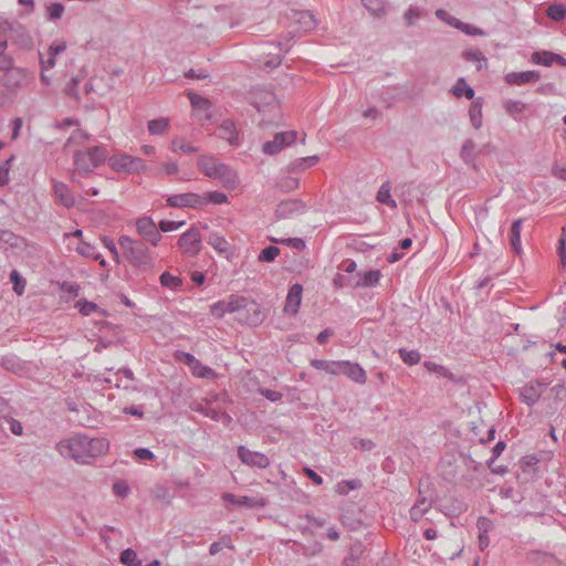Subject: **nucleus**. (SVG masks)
<instances>
[{
  "label": "nucleus",
  "instance_id": "28",
  "mask_svg": "<svg viewBox=\"0 0 566 566\" xmlns=\"http://www.w3.org/2000/svg\"><path fill=\"white\" fill-rule=\"evenodd\" d=\"M363 6L376 18L385 17L388 11V3L386 0H363Z\"/></svg>",
  "mask_w": 566,
  "mask_h": 566
},
{
  "label": "nucleus",
  "instance_id": "15",
  "mask_svg": "<svg viewBox=\"0 0 566 566\" xmlns=\"http://www.w3.org/2000/svg\"><path fill=\"white\" fill-rule=\"evenodd\" d=\"M178 244L184 253L190 256L197 255L201 250V235L199 231L192 227L180 235Z\"/></svg>",
  "mask_w": 566,
  "mask_h": 566
},
{
  "label": "nucleus",
  "instance_id": "2",
  "mask_svg": "<svg viewBox=\"0 0 566 566\" xmlns=\"http://www.w3.org/2000/svg\"><path fill=\"white\" fill-rule=\"evenodd\" d=\"M118 243L124 256L134 268L140 271H148L155 266L154 255L142 241L132 239L128 235H120Z\"/></svg>",
  "mask_w": 566,
  "mask_h": 566
},
{
  "label": "nucleus",
  "instance_id": "5",
  "mask_svg": "<svg viewBox=\"0 0 566 566\" xmlns=\"http://www.w3.org/2000/svg\"><path fill=\"white\" fill-rule=\"evenodd\" d=\"M32 78L28 69L12 64L10 69L0 74V85L9 92L15 93L25 88L32 82Z\"/></svg>",
  "mask_w": 566,
  "mask_h": 566
},
{
  "label": "nucleus",
  "instance_id": "51",
  "mask_svg": "<svg viewBox=\"0 0 566 566\" xmlns=\"http://www.w3.org/2000/svg\"><path fill=\"white\" fill-rule=\"evenodd\" d=\"M277 186L283 190V191H293L295 190L297 187H298V179L297 178H294V177H291V176H286V177H283Z\"/></svg>",
  "mask_w": 566,
  "mask_h": 566
},
{
  "label": "nucleus",
  "instance_id": "14",
  "mask_svg": "<svg viewBox=\"0 0 566 566\" xmlns=\"http://www.w3.org/2000/svg\"><path fill=\"white\" fill-rule=\"evenodd\" d=\"M238 458L242 463L251 468L266 469L271 463L266 454L252 451L244 446L238 447Z\"/></svg>",
  "mask_w": 566,
  "mask_h": 566
},
{
  "label": "nucleus",
  "instance_id": "55",
  "mask_svg": "<svg viewBox=\"0 0 566 566\" xmlns=\"http://www.w3.org/2000/svg\"><path fill=\"white\" fill-rule=\"evenodd\" d=\"M78 82H80V80L77 77H73L67 83V85L64 87V93L67 96L73 97L75 101L80 99V94H78V91H77Z\"/></svg>",
  "mask_w": 566,
  "mask_h": 566
},
{
  "label": "nucleus",
  "instance_id": "9",
  "mask_svg": "<svg viewBox=\"0 0 566 566\" xmlns=\"http://www.w3.org/2000/svg\"><path fill=\"white\" fill-rule=\"evenodd\" d=\"M252 104L260 113H276L279 112V103L275 94L268 88H255L251 93Z\"/></svg>",
  "mask_w": 566,
  "mask_h": 566
},
{
  "label": "nucleus",
  "instance_id": "21",
  "mask_svg": "<svg viewBox=\"0 0 566 566\" xmlns=\"http://www.w3.org/2000/svg\"><path fill=\"white\" fill-rule=\"evenodd\" d=\"M203 199L196 193H180L170 196L167 199V203L170 207L181 208V207H197L202 205Z\"/></svg>",
  "mask_w": 566,
  "mask_h": 566
},
{
  "label": "nucleus",
  "instance_id": "50",
  "mask_svg": "<svg viewBox=\"0 0 566 566\" xmlns=\"http://www.w3.org/2000/svg\"><path fill=\"white\" fill-rule=\"evenodd\" d=\"M190 369L192 374L199 378H209L214 375V371L210 367L202 365L199 359L198 365H193Z\"/></svg>",
  "mask_w": 566,
  "mask_h": 566
},
{
  "label": "nucleus",
  "instance_id": "53",
  "mask_svg": "<svg viewBox=\"0 0 566 566\" xmlns=\"http://www.w3.org/2000/svg\"><path fill=\"white\" fill-rule=\"evenodd\" d=\"M13 157L7 159L1 166H0V186H6L9 184V171L13 161Z\"/></svg>",
  "mask_w": 566,
  "mask_h": 566
},
{
  "label": "nucleus",
  "instance_id": "23",
  "mask_svg": "<svg viewBox=\"0 0 566 566\" xmlns=\"http://www.w3.org/2000/svg\"><path fill=\"white\" fill-rule=\"evenodd\" d=\"M343 365V375H346L350 380H353L356 384L363 385L366 382V371L359 364L352 363L349 360H344Z\"/></svg>",
  "mask_w": 566,
  "mask_h": 566
},
{
  "label": "nucleus",
  "instance_id": "58",
  "mask_svg": "<svg viewBox=\"0 0 566 566\" xmlns=\"http://www.w3.org/2000/svg\"><path fill=\"white\" fill-rule=\"evenodd\" d=\"M102 242H103V245L111 252L114 260L116 262H119V253H118V250H117L116 244L113 241V239H111L108 237H103Z\"/></svg>",
  "mask_w": 566,
  "mask_h": 566
},
{
  "label": "nucleus",
  "instance_id": "10",
  "mask_svg": "<svg viewBox=\"0 0 566 566\" xmlns=\"http://www.w3.org/2000/svg\"><path fill=\"white\" fill-rule=\"evenodd\" d=\"M137 233L151 245L157 247L161 240L158 226L150 217H142L136 220Z\"/></svg>",
  "mask_w": 566,
  "mask_h": 566
},
{
  "label": "nucleus",
  "instance_id": "6",
  "mask_svg": "<svg viewBox=\"0 0 566 566\" xmlns=\"http://www.w3.org/2000/svg\"><path fill=\"white\" fill-rule=\"evenodd\" d=\"M108 166L118 172L138 174L146 170L144 159L128 154H118L109 157Z\"/></svg>",
  "mask_w": 566,
  "mask_h": 566
},
{
  "label": "nucleus",
  "instance_id": "7",
  "mask_svg": "<svg viewBox=\"0 0 566 566\" xmlns=\"http://www.w3.org/2000/svg\"><path fill=\"white\" fill-rule=\"evenodd\" d=\"M0 28L7 30L8 39L19 48L29 50L33 46L32 36L21 23L0 18Z\"/></svg>",
  "mask_w": 566,
  "mask_h": 566
},
{
  "label": "nucleus",
  "instance_id": "47",
  "mask_svg": "<svg viewBox=\"0 0 566 566\" xmlns=\"http://www.w3.org/2000/svg\"><path fill=\"white\" fill-rule=\"evenodd\" d=\"M279 254L280 249L277 247L269 245L259 253L258 260L260 262H273Z\"/></svg>",
  "mask_w": 566,
  "mask_h": 566
},
{
  "label": "nucleus",
  "instance_id": "17",
  "mask_svg": "<svg viewBox=\"0 0 566 566\" xmlns=\"http://www.w3.org/2000/svg\"><path fill=\"white\" fill-rule=\"evenodd\" d=\"M305 210H306V205L302 200L289 199V200L282 201L277 206V208L275 210V214L280 219H285V218H291L294 214L303 213V212H305Z\"/></svg>",
  "mask_w": 566,
  "mask_h": 566
},
{
  "label": "nucleus",
  "instance_id": "29",
  "mask_svg": "<svg viewBox=\"0 0 566 566\" xmlns=\"http://www.w3.org/2000/svg\"><path fill=\"white\" fill-rule=\"evenodd\" d=\"M376 199L379 203L386 205L387 207L395 209L397 208V202L391 197V187L388 181L384 182L378 189Z\"/></svg>",
  "mask_w": 566,
  "mask_h": 566
},
{
  "label": "nucleus",
  "instance_id": "61",
  "mask_svg": "<svg viewBox=\"0 0 566 566\" xmlns=\"http://www.w3.org/2000/svg\"><path fill=\"white\" fill-rule=\"evenodd\" d=\"M77 307L83 315H90L97 310V305L88 301H80Z\"/></svg>",
  "mask_w": 566,
  "mask_h": 566
},
{
  "label": "nucleus",
  "instance_id": "25",
  "mask_svg": "<svg viewBox=\"0 0 566 566\" xmlns=\"http://www.w3.org/2000/svg\"><path fill=\"white\" fill-rule=\"evenodd\" d=\"M432 506V501L427 499V497H423V496H420L416 503L412 505V507L410 509V518L413 521V522H418L420 521L423 515L429 512V510L431 509Z\"/></svg>",
  "mask_w": 566,
  "mask_h": 566
},
{
  "label": "nucleus",
  "instance_id": "35",
  "mask_svg": "<svg viewBox=\"0 0 566 566\" xmlns=\"http://www.w3.org/2000/svg\"><path fill=\"white\" fill-rule=\"evenodd\" d=\"M469 116L472 126L475 129H479L482 126V103L480 99H476L471 104Z\"/></svg>",
  "mask_w": 566,
  "mask_h": 566
},
{
  "label": "nucleus",
  "instance_id": "16",
  "mask_svg": "<svg viewBox=\"0 0 566 566\" xmlns=\"http://www.w3.org/2000/svg\"><path fill=\"white\" fill-rule=\"evenodd\" d=\"M291 19L297 25L293 32L306 33L316 28V20L310 11L292 10ZM292 33V31L290 32Z\"/></svg>",
  "mask_w": 566,
  "mask_h": 566
},
{
  "label": "nucleus",
  "instance_id": "43",
  "mask_svg": "<svg viewBox=\"0 0 566 566\" xmlns=\"http://www.w3.org/2000/svg\"><path fill=\"white\" fill-rule=\"evenodd\" d=\"M398 353L401 360L409 366L417 365L421 359V355L418 350H407L405 348H400Z\"/></svg>",
  "mask_w": 566,
  "mask_h": 566
},
{
  "label": "nucleus",
  "instance_id": "42",
  "mask_svg": "<svg viewBox=\"0 0 566 566\" xmlns=\"http://www.w3.org/2000/svg\"><path fill=\"white\" fill-rule=\"evenodd\" d=\"M546 14L553 21H557L558 22V21H562V20L565 19V17H566V8L562 3H554V4H551L547 8Z\"/></svg>",
  "mask_w": 566,
  "mask_h": 566
},
{
  "label": "nucleus",
  "instance_id": "12",
  "mask_svg": "<svg viewBox=\"0 0 566 566\" xmlns=\"http://www.w3.org/2000/svg\"><path fill=\"white\" fill-rule=\"evenodd\" d=\"M297 133L295 130H289L277 133L272 140L265 142L262 146V150L268 155H275L280 153L284 147L295 143Z\"/></svg>",
  "mask_w": 566,
  "mask_h": 566
},
{
  "label": "nucleus",
  "instance_id": "30",
  "mask_svg": "<svg viewBox=\"0 0 566 566\" xmlns=\"http://www.w3.org/2000/svg\"><path fill=\"white\" fill-rule=\"evenodd\" d=\"M170 122L166 117L151 119L147 124V129L150 135H165L169 128Z\"/></svg>",
  "mask_w": 566,
  "mask_h": 566
},
{
  "label": "nucleus",
  "instance_id": "54",
  "mask_svg": "<svg viewBox=\"0 0 566 566\" xmlns=\"http://www.w3.org/2000/svg\"><path fill=\"white\" fill-rule=\"evenodd\" d=\"M185 224V221H170V220H161L158 224L159 232H170L178 230Z\"/></svg>",
  "mask_w": 566,
  "mask_h": 566
},
{
  "label": "nucleus",
  "instance_id": "37",
  "mask_svg": "<svg viewBox=\"0 0 566 566\" xmlns=\"http://www.w3.org/2000/svg\"><path fill=\"white\" fill-rule=\"evenodd\" d=\"M187 95L193 108L203 112H208L210 109L211 103L208 98L193 92H189Z\"/></svg>",
  "mask_w": 566,
  "mask_h": 566
},
{
  "label": "nucleus",
  "instance_id": "49",
  "mask_svg": "<svg viewBox=\"0 0 566 566\" xmlns=\"http://www.w3.org/2000/svg\"><path fill=\"white\" fill-rule=\"evenodd\" d=\"M171 149L172 151H182L185 154H192L197 153L198 148L190 145L189 143L185 142L184 139L176 138L171 142Z\"/></svg>",
  "mask_w": 566,
  "mask_h": 566
},
{
  "label": "nucleus",
  "instance_id": "39",
  "mask_svg": "<svg viewBox=\"0 0 566 566\" xmlns=\"http://www.w3.org/2000/svg\"><path fill=\"white\" fill-rule=\"evenodd\" d=\"M463 57L468 62H476V70L481 71L486 65V57L480 50H469L463 52Z\"/></svg>",
  "mask_w": 566,
  "mask_h": 566
},
{
  "label": "nucleus",
  "instance_id": "33",
  "mask_svg": "<svg viewBox=\"0 0 566 566\" xmlns=\"http://www.w3.org/2000/svg\"><path fill=\"white\" fill-rule=\"evenodd\" d=\"M207 242L219 253H224L229 250V242L218 232L209 233Z\"/></svg>",
  "mask_w": 566,
  "mask_h": 566
},
{
  "label": "nucleus",
  "instance_id": "34",
  "mask_svg": "<svg viewBox=\"0 0 566 566\" xmlns=\"http://www.w3.org/2000/svg\"><path fill=\"white\" fill-rule=\"evenodd\" d=\"M364 552V546L356 543L350 546L349 554L345 557L343 566H359V558Z\"/></svg>",
  "mask_w": 566,
  "mask_h": 566
},
{
  "label": "nucleus",
  "instance_id": "22",
  "mask_svg": "<svg viewBox=\"0 0 566 566\" xmlns=\"http://www.w3.org/2000/svg\"><path fill=\"white\" fill-rule=\"evenodd\" d=\"M303 287L301 284H293L287 293L284 312L296 314L302 301Z\"/></svg>",
  "mask_w": 566,
  "mask_h": 566
},
{
  "label": "nucleus",
  "instance_id": "8",
  "mask_svg": "<svg viewBox=\"0 0 566 566\" xmlns=\"http://www.w3.org/2000/svg\"><path fill=\"white\" fill-rule=\"evenodd\" d=\"M66 50V42L63 40L54 41L50 44L46 51V57H44L40 53V66H41V74L40 78L41 82L45 85H50L51 78L46 75V72L51 69H53L56 64V56L61 53H63Z\"/></svg>",
  "mask_w": 566,
  "mask_h": 566
},
{
  "label": "nucleus",
  "instance_id": "24",
  "mask_svg": "<svg viewBox=\"0 0 566 566\" xmlns=\"http://www.w3.org/2000/svg\"><path fill=\"white\" fill-rule=\"evenodd\" d=\"M218 134L220 138L226 139L230 145H239V134L232 120H223L218 128Z\"/></svg>",
  "mask_w": 566,
  "mask_h": 566
},
{
  "label": "nucleus",
  "instance_id": "41",
  "mask_svg": "<svg viewBox=\"0 0 566 566\" xmlns=\"http://www.w3.org/2000/svg\"><path fill=\"white\" fill-rule=\"evenodd\" d=\"M361 486L359 480L340 481L335 486V492L340 495H347L352 490H357Z\"/></svg>",
  "mask_w": 566,
  "mask_h": 566
},
{
  "label": "nucleus",
  "instance_id": "44",
  "mask_svg": "<svg viewBox=\"0 0 566 566\" xmlns=\"http://www.w3.org/2000/svg\"><path fill=\"white\" fill-rule=\"evenodd\" d=\"M380 276H381V273L379 270L368 271L363 275L361 282L357 283V285H361L365 287L376 286L379 283Z\"/></svg>",
  "mask_w": 566,
  "mask_h": 566
},
{
  "label": "nucleus",
  "instance_id": "36",
  "mask_svg": "<svg viewBox=\"0 0 566 566\" xmlns=\"http://www.w3.org/2000/svg\"><path fill=\"white\" fill-rule=\"evenodd\" d=\"M95 248L87 243V242H81L77 247V252L86 258H93L94 260L98 261V263L102 266L106 265L105 259L99 254L95 253Z\"/></svg>",
  "mask_w": 566,
  "mask_h": 566
},
{
  "label": "nucleus",
  "instance_id": "60",
  "mask_svg": "<svg viewBox=\"0 0 566 566\" xmlns=\"http://www.w3.org/2000/svg\"><path fill=\"white\" fill-rule=\"evenodd\" d=\"M421 12L416 7H409V9L405 12V20L407 25H412L415 21L420 18Z\"/></svg>",
  "mask_w": 566,
  "mask_h": 566
},
{
  "label": "nucleus",
  "instance_id": "63",
  "mask_svg": "<svg viewBox=\"0 0 566 566\" xmlns=\"http://www.w3.org/2000/svg\"><path fill=\"white\" fill-rule=\"evenodd\" d=\"M331 363H332V360L312 359L311 366L317 370H322V371L328 374L329 367H332Z\"/></svg>",
  "mask_w": 566,
  "mask_h": 566
},
{
  "label": "nucleus",
  "instance_id": "48",
  "mask_svg": "<svg viewBox=\"0 0 566 566\" xmlns=\"http://www.w3.org/2000/svg\"><path fill=\"white\" fill-rule=\"evenodd\" d=\"M521 397L525 403L533 406L538 400L539 394L534 387L527 386L522 389Z\"/></svg>",
  "mask_w": 566,
  "mask_h": 566
},
{
  "label": "nucleus",
  "instance_id": "26",
  "mask_svg": "<svg viewBox=\"0 0 566 566\" xmlns=\"http://www.w3.org/2000/svg\"><path fill=\"white\" fill-rule=\"evenodd\" d=\"M521 231H522V219H516L513 221L510 230V244L512 250L516 254H521L522 252V242H521Z\"/></svg>",
  "mask_w": 566,
  "mask_h": 566
},
{
  "label": "nucleus",
  "instance_id": "32",
  "mask_svg": "<svg viewBox=\"0 0 566 566\" xmlns=\"http://www.w3.org/2000/svg\"><path fill=\"white\" fill-rule=\"evenodd\" d=\"M452 93L458 98L465 96L468 99L474 98V90L469 86L463 77L458 78L455 82Z\"/></svg>",
  "mask_w": 566,
  "mask_h": 566
},
{
  "label": "nucleus",
  "instance_id": "1",
  "mask_svg": "<svg viewBox=\"0 0 566 566\" xmlns=\"http://www.w3.org/2000/svg\"><path fill=\"white\" fill-rule=\"evenodd\" d=\"M57 452L78 463H88L93 458L105 454L109 449V441L105 438H88L76 434L56 443Z\"/></svg>",
  "mask_w": 566,
  "mask_h": 566
},
{
  "label": "nucleus",
  "instance_id": "13",
  "mask_svg": "<svg viewBox=\"0 0 566 566\" xmlns=\"http://www.w3.org/2000/svg\"><path fill=\"white\" fill-rule=\"evenodd\" d=\"M222 500L233 506H244L247 509H263L268 505V499L263 495L256 496H238L235 494L226 492L222 494Z\"/></svg>",
  "mask_w": 566,
  "mask_h": 566
},
{
  "label": "nucleus",
  "instance_id": "62",
  "mask_svg": "<svg viewBox=\"0 0 566 566\" xmlns=\"http://www.w3.org/2000/svg\"><path fill=\"white\" fill-rule=\"evenodd\" d=\"M423 366L428 371H431V373H438L443 376H447V374H448V370L442 365H439L434 361L427 360L423 363Z\"/></svg>",
  "mask_w": 566,
  "mask_h": 566
},
{
  "label": "nucleus",
  "instance_id": "59",
  "mask_svg": "<svg viewBox=\"0 0 566 566\" xmlns=\"http://www.w3.org/2000/svg\"><path fill=\"white\" fill-rule=\"evenodd\" d=\"M12 64H14L13 56L7 54L6 51H0V73L2 74L6 70L10 69Z\"/></svg>",
  "mask_w": 566,
  "mask_h": 566
},
{
  "label": "nucleus",
  "instance_id": "19",
  "mask_svg": "<svg viewBox=\"0 0 566 566\" xmlns=\"http://www.w3.org/2000/svg\"><path fill=\"white\" fill-rule=\"evenodd\" d=\"M541 74L538 71H522V72H511L507 73L504 77L505 82L509 85H525L528 83H536L539 81Z\"/></svg>",
  "mask_w": 566,
  "mask_h": 566
},
{
  "label": "nucleus",
  "instance_id": "27",
  "mask_svg": "<svg viewBox=\"0 0 566 566\" xmlns=\"http://www.w3.org/2000/svg\"><path fill=\"white\" fill-rule=\"evenodd\" d=\"M460 157L467 165H475V160L478 157L476 144L472 139H467L461 149Z\"/></svg>",
  "mask_w": 566,
  "mask_h": 566
},
{
  "label": "nucleus",
  "instance_id": "64",
  "mask_svg": "<svg viewBox=\"0 0 566 566\" xmlns=\"http://www.w3.org/2000/svg\"><path fill=\"white\" fill-rule=\"evenodd\" d=\"M260 394L270 401H280L283 397L282 392L271 389H261Z\"/></svg>",
  "mask_w": 566,
  "mask_h": 566
},
{
  "label": "nucleus",
  "instance_id": "40",
  "mask_svg": "<svg viewBox=\"0 0 566 566\" xmlns=\"http://www.w3.org/2000/svg\"><path fill=\"white\" fill-rule=\"evenodd\" d=\"M10 281L13 284V291L20 296L24 293L27 281L17 270L10 272Z\"/></svg>",
  "mask_w": 566,
  "mask_h": 566
},
{
  "label": "nucleus",
  "instance_id": "57",
  "mask_svg": "<svg viewBox=\"0 0 566 566\" xmlns=\"http://www.w3.org/2000/svg\"><path fill=\"white\" fill-rule=\"evenodd\" d=\"M207 199L211 203L222 205L228 201V196L221 191H210L207 193Z\"/></svg>",
  "mask_w": 566,
  "mask_h": 566
},
{
  "label": "nucleus",
  "instance_id": "20",
  "mask_svg": "<svg viewBox=\"0 0 566 566\" xmlns=\"http://www.w3.org/2000/svg\"><path fill=\"white\" fill-rule=\"evenodd\" d=\"M53 191L56 198V201L70 209L75 205V198L73 192L70 190L69 186L62 181L53 180Z\"/></svg>",
  "mask_w": 566,
  "mask_h": 566
},
{
  "label": "nucleus",
  "instance_id": "38",
  "mask_svg": "<svg viewBox=\"0 0 566 566\" xmlns=\"http://www.w3.org/2000/svg\"><path fill=\"white\" fill-rule=\"evenodd\" d=\"M270 241L273 243H280L287 245L292 249H295L297 251H303L306 248V243L302 238H285V239H277V238H270Z\"/></svg>",
  "mask_w": 566,
  "mask_h": 566
},
{
  "label": "nucleus",
  "instance_id": "4",
  "mask_svg": "<svg viewBox=\"0 0 566 566\" xmlns=\"http://www.w3.org/2000/svg\"><path fill=\"white\" fill-rule=\"evenodd\" d=\"M73 159L75 169L72 172L71 179L77 181L76 175L87 176L107 159V150L103 146H93L85 150L76 151Z\"/></svg>",
  "mask_w": 566,
  "mask_h": 566
},
{
  "label": "nucleus",
  "instance_id": "56",
  "mask_svg": "<svg viewBox=\"0 0 566 566\" xmlns=\"http://www.w3.org/2000/svg\"><path fill=\"white\" fill-rule=\"evenodd\" d=\"M2 421H6L9 424V429L11 432L15 436H21L23 432V427L20 421L9 418L8 413H4V418H2Z\"/></svg>",
  "mask_w": 566,
  "mask_h": 566
},
{
  "label": "nucleus",
  "instance_id": "31",
  "mask_svg": "<svg viewBox=\"0 0 566 566\" xmlns=\"http://www.w3.org/2000/svg\"><path fill=\"white\" fill-rule=\"evenodd\" d=\"M504 111L512 117L516 118L525 112L526 104L517 99H505L502 103Z\"/></svg>",
  "mask_w": 566,
  "mask_h": 566
},
{
  "label": "nucleus",
  "instance_id": "18",
  "mask_svg": "<svg viewBox=\"0 0 566 566\" xmlns=\"http://www.w3.org/2000/svg\"><path fill=\"white\" fill-rule=\"evenodd\" d=\"M531 62L537 65L552 66L554 63L566 66V59L551 51H536L531 55Z\"/></svg>",
  "mask_w": 566,
  "mask_h": 566
},
{
  "label": "nucleus",
  "instance_id": "3",
  "mask_svg": "<svg viewBox=\"0 0 566 566\" xmlns=\"http://www.w3.org/2000/svg\"><path fill=\"white\" fill-rule=\"evenodd\" d=\"M198 168L207 177L217 179L227 189H235L239 186V176L230 166L218 161L212 156L198 158Z\"/></svg>",
  "mask_w": 566,
  "mask_h": 566
},
{
  "label": "nucleus",
  "instance_id": "11",
  "mask_svg": "<svg viewBox=\"0 0 566 566\" xmlns=\"http://www.w3.org/2000/svg\"><path fill=\"white\" fill-rule=\"evenodd\" d=\"M248 305V300L242 296L232 295L228 301H219L211 305L210 313L217 318L223 317L227 313H234Z\"/></svg>",
  "mask_w": 566,
  "mask_h": 566
},
{
  "label": "nucleus",
  "instance_id": "45",
  "mask_svg": "<svg viewBox=\"0 0 566 566\" xmlns=\"http://www.w3.org/2000/svg\"><path fill=\"white\" fill-rule=\"evenodd\" d=\"M160 284L165 287L177 290L181 286L182 282L178 276L164 272L159 277Z\"/></svg>",
  "mask_w": 566,
  "mask_h": 566
},
{
  "label": "nucleus",
  "instance_id": "52",
  "mask_svg": "<svg viewBox=\"0 0 566 566\" xmlns=\"http://www.w3.org/2000/svg\"><path fill=\"white\" fill-rule=\"evenodd\" d=\"M64 7L60 2L50 3L46 7V13L50 20H57L62 17Z\"/></svg>",
  "mask_w": 566,
  "mask_h": 566
},
{
  "label": "nucleus",
  "instance_id": "46",
  "mask_svg": "<svg viewBox=\"0 0 566 566\" xmlns=\"http://www.w3.org/2000/svg\"><path fill=\"white\" fill-rule=\"evenodd\" d=\"M120 562L127 566H143L142 560L138 559L136 552L132 548L122 552Z\"/></svg>",
  "mask_w": 566,
  "mask_h": 566
}]
</instances>
